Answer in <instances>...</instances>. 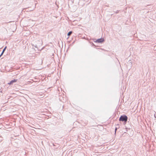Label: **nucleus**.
Segmentation results:
<instances>
[{
  "mask_svg": "<svg viewBox=\"0 0 156 156\" xmlns=\"http://www.w3.org/2000/svg\"><path fill=\"white\" fill-rule=\"evenodd\" d=\"M119 12V10H117V11H116L115 12V13H116V14H117V13H118Z\"/></svg>",
  "mask_w": 156,
  "mask_h": 156,
  "instance_id": "obj_7",
  "label": "nucleus"
},
{
  "mask_svg": "<svg viewBox=\"0 0 156 156\" xmlns=\"http://www.w3.org/2000/svg\"><path fill=\"white\" fill-rule=\"evenodd\" d=\"M154 116H155V118H156V117L155 116V115H154Z\"/></svg>",
  "mask_w": 156,
  "mask_h": 156,
  "instance_id": "obj_13",
  "label": "nucleus"
},
{
  "mask_svg": "<svg viewBox=\"0 0 156 156\" xmlns=\"http://www.w3.org/2000/svg\"><path fill=\"white\" fill-rule=\"evenodd\" d=\"M127 120L128 117L125 115H121L119 119V121L123 122L125 124L127 122Z\"/></svg>",
  "mask_w": 156,
  "mask_h": 156,
  "instance_id": "obj_1",
  "label": "nucleus"
},
{
  "mask_svg": "<svg viewBox=\"0 0 156 156\" xmlns=\"http://www.w3.org/2000/svg\"><path fill=\"white\" fill-rule=\"evenodd\" d=\"M72 31H69L67 34V36L69 37L72 34Z\"/></svg>",
  "mask_w": 156,
  "mask_h": 156,
  "instance_id": "obj_5",
  "label": "nucleus"
},
{
  "mask_svg": "<svg viewBox=\"0 0 156 156\" xmlns=\"http://www.w3.org/2000/svg\"><path fill=\"white\" fill-rule=\"evenodd\" d=\"M105 6H107L108 7V5H106Z\"/></svg>",
  "mask_w": 156,
  "mask_h": 156,
  "instance_id": "obj_12",
  "label": "nucleus"
},
{
  "mask_svg": "<svg viewBox=\"0 0 156 156\" xmlns=\"http://www.w3.org/2000/svg\"><path fill=\"white\" fill-rule=\"evenodd\" d=\"M2 55H1H1H0V58L1 57V56H2Z\"/></svg>",
  "mask_w": 156,
  "mask_h": 156,
  "instance_id": "obj_11",
  "label": "nucleus"
},
{
  "mask_svg": "<svg viewBox=\"0 0 156 156\" xmlns=\"http://www.w3.org/2000/svg\"><path fill=\"white\" fill-rule=\"evenodd\" d=\"M104 41H105V40L104 38H100L98 39L96 41H95L94 42L96 43H103V42H104Z\"/></svg>",
  "mask_w": 156,
  "mask_h": 156,
  "instance_id": "obj_2",
  "label": "nucleus"
},
{
  "mask_svg": "<svg viewBox=\"0 0 156 156\" xmlns=\"http://www.w3.org/2000/svg\"><path fill=\"white\" fill-rule=\"evenodd\" d=\"M91 44H92V45L93 46H95V45L93 43H92Z\"/></svg>",
  "mask_w": 156,
  "mask_h": 156,
  "instance_id": "obj_9",
  "label": "nucleus"
},
{
  "mask_svg": "<svg viewBox=\"0 0 156 156\" xmlns=\"http://www.w3.org/2000/svg\"><path fill=\"white\" fill-rule=\"evenodd\" d=\"M6 48H7V47L6 46L4 48L3 50V51H2V53H1V55H3V54L4 53L6 49Z\"/></svg>",
  "mask_w": 156,
  "mask_h": 156,
  "instance_id": "obj_4",
  "label": "nucleus"
},
{
  "mask_svg": "<svg viewBox=\"0 0 156 156\" xmlns=\"http://www.w3.org/2000/svg\"><path fill=\"white\" fill-rule=\"evenodd\" d=\"M17 79H14L11 80L9 83H8V84L10 85L13 84L14 83L16 82L17 81Z\"/></svg>",
  "mask_w": 156,
  "mask_h": 156,
  "instance_id": "obj_3",
  "label": "nucleus"
},
{
  "mask_svg": "<svg viewBox=\"0 0 156 156\" xmlns=\"http://www.w3.org/2000/svg\"><path fill=\"white\" fill-rule=\"evenodd\" d=\"M129 62H130V63H131V64H132V61L131 60H129Z\"/></svg>",
  "mask_w": 156,
  "mask_h": 156,
  "instance_id": "obj_8",
  "label": "nucleus"
},
{
  "mask_svg": "<svg viewBox=\"0 0 156 156\" xmlns=\"http://www.w3.org/2000/svg\"><path fill=\"white\" fill-rule=\"evenodd\" d=\"M52 144H53V145L54 146H56L55 145V144H54V143H53Z\"/></svg>",
  "mask_w": 156,
  "mask_h": 156,
  "instance_id": "obj_10",
  "label": "nucleus"
},
{
  "mask_svg": "<svg viewBox=\"0 0 156 156\" xmlns=\"http://www.w3.org/2000/svg\"><path fill=\"white\" fill-rule=\"evenodd\" d=\"M119 127L118 128V127H116L115 128V134H116V132L117 130V129H118L119 128Z\"/></svg>",
  "mask_w": 156,
  "mask_h": 156,
  "instance_id": "obj_6",
  "label": "nucleus"
}]
</instances>
